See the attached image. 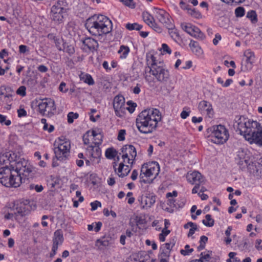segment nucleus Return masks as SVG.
<instances>
[{
    "instance_id": "69168bd1",
    "label": "nucleus",
    "mask_w": 262,
    "mask_h": 262,
    "mask_svg": "<svg viewBox=\"0 0 262 262\" xmlns=\"http://www.w3.org/2000/svg\"><path fill=\"white\" fill-rule=\"evenodd\" d=\"M160 221L159 220H154L151 224L152 227H155L157 231H160L161 230V226L159 225Z\"/></svg>"
},
{
    "instance_id": "4be33fe9",
    "label": "nucleus",
    "mask_w": 262,
    "mask_h": 262,
    "mask_svg": "<svg viewBox=\"0 0 262 262\" xmlns=\"http://www.w3.org/2000/svg\"><path fill=\"white\" fill-rule=\"evenodd\" d=\"M176 242L174 239L170 240L169 242H167L162 245L160 247V252L162 254L167 253L168 255H169L170 251L175 245Z\"/></svg>"
},
{
    "instance_id": "c85d7f7f",
    "label": "nucleus",
    "mask_w": 262,
    "mask_h": 262,
    "mask_svg": "<svg viewBox=\"0 0 262 262\" xmlns=\"http://www.w3.org/2000/svg\"><path fill=\"white\" fill-rule=\"evenodd\" d=\"M79 78L81 81L89 84V85H92L95 83L92 76L89 74H84L82 73L79 75Z\"/></svg>"
},
{
    "instance_id": "473e14b6",
    "label": "nucleus",
    "mask_w": 262,
    "mask_h": 262,
    "mask_svg": "<svg viewBox=\"0 0 262 262\" xmlns=\"http://www.w3.org/2000/svg\"><path fill=\"white\" fill-rule=\"evenodd\" d=\"M203 224L206 227H211L214 225V221L210 214H206L205 219L202 221Z\"/></svg>"
},
{
    "instance_id": "ea45409f",
    "label": "nucleus",
    "mask_w": 262,
    "mask_h": 262,
    "mask_svg": "<svg viewBox=\"0 0 262 262\" xmlns=\"http://www.w3.org/2000/svg\"><path fill=\"white\" fill-rule=\"evenodd\" d=\"M40 122L42 124H43V129L44 130H47L49 133L53 132L55 127L53 125H49L47 123V120L45 118H42L40 120Z\"/></svg>"
},
{
    "instance_id": "1a4fd4ad",
    "label": "nucleus",
    "mask_w": 262,
    "mask_h": 262,
    "mask_svg": "<svg viewBox=\"0 0 262 262\" xmlns=\"http://www.w3.org/2000/svg\"><path fill=\"white\" fill-rule=\"evenodd\" d=\"M38 112L42 116L52 117L56 112L55 101L51 98L42 99L38 104Z\"/></svg>"
},
{
    "instance_id": "412c9836",
    "label": "nucleus",
    "mask_w": 262,
    "mask_h": 262,
    "mask_svg": "<svg viewBox=\"0 0 262 262\" xmlns=\"http://www.w3.org/2000/svg\"><path fill=\"white\" fill-rule=\"evenodd\" d=\"M192 52L196 56H201L203 54V51L198 42L191 40L189 44Z\"/></svg>"
},
{
    "instance_id": "c03bdc74",
    "label": "nucleus",
    "mask_w": 262,
    "mask_h": 262,
    "mask_svg": "<svg viewBox=\"0 0 262 262\" xmlns=\"http://www.w3.org/2000/svg\"><path fill=\"white\" fill-rule=\"evenodd\" d=\"M181 27L184 31L190 34L192 31V29H193L194 25H192L190 23H183L181 24Z\"/></svg>"
},
{
    "instance_id": "13d9d810",
    "label": "nucleus",
    "mask_w": 262,
    "mask_h": 262,
    "mask_svg": "<svg viewBox=\"0 0 262 262\" xmlns=\"http://www.w3.org/2000/svg\"><path fill=\"white\" fill-rule=\"evenodd\" d=\"M152 24L150 25L151 28H152L156 32L160 33L162 32L163 29L162 27H161L159 25L155 23V21L152 22Z\"/></svg>"
},
{
    "instance_id": "393cba45",
    "label": "nucleus",
    "mask_w": 262,
    "mask_h": 262,
    "mask_svg": "<svg viewBox=\"0 0 262 262\" xmlns=\"http://www.w3.org/2000/svg\"><path fill=\"white\" fill-rule=\"evenodd\" d=\"M168 29L169 34L171 37L177 42L181 41V37L179 33L178 30L175 28L174 24L171 28H166Z\"/></svg>"
},
{
    "instance_id": "9d476101",
    "label": "nucleus",
    "mask_w": 262,
    "mask_h": 262,
    "mask_svg": "<svg viewBox=\"0 0 262 262\" xmlns=\"http://www.w3.org/2000/svg\"><path fill=\"white\" fill-rule=\"evenodd\" d=\"M154 12L157 19L166 28L173 27V20L164 9L155 8Z\"/></svg>"
},
{
    "instance_id": "0eeeda50",
    "label": "nucleus",
    "mask_w": 262,
    "mask_h": 262,
    "mask_svg": "<svg viewBox=\"0 0 262 262\" xmlns=\"http://www.w3.org/2000/svg\"><path fill=\"white\" fill-rule=\"evenodd\" d=\"M54 152L57 160L63 161L70 156L71 148V141L61 136L55 139L54 143Z\"/></svg>"
},
{
    "instance_id": "5fc2aeb1",
    "label": "nucleus",
    "mask_w": 262,
    "mask_h": 262,
    "mask_svg": "<svg viewBox=\"0 0 262 262\" xmlns=\"http://www.w3.org/2000/svg\"><path fill=\"white\" fill-rule=\"evenodd\" d=\"M16 93L21 97L25 96L26 95V88L24 85L19 86L16 90Z\"/></svg>"
},
{
    "instance_id": "f257e3e1",
    "label": "nucleus",
    "mask_w": 262,
    "mask_h": 262,
    "mask_svg": "<svg viewBox=\"0 0 262 262\" xmlns=\"http://www.w3.org/2000/svg\"><path fill=\"white\" fill-rule=\"evenodd\" d=\"M162 120V115L157 108L142 111L136 119V125L140 133L149 134L157 129L158 123Z\"/></svg>"
},
{
    "instance_id": "49530a36",
    "label": "nucleus",
    "mask_w": 262,
    "mask_h": 262,
    "mask_svg": "<svg viewBox=\"0 0 262 262\" xmlns=\"http://www.w3.org/2000/svg\"><path fill=\"white\" fill-rule=\"evenodd\" d=\"M245 14V10L243 7H238L235 10V15L237 17H242Z\"/></svg>"
},
{
    "instance_id": "e433bc0d",
    "label": "nucleus",
    "mask_w": 262,
    "mask_h": 262,
    "mask_svg": "<svg viewBox=\"0 0 262 262\" xmlns=\"http://www.w3.org/2000/svg\"><path fill=\"white\" fill-rule=\"evenodd\" d=\"M246 17L249 19L253 24H255L258 21L257 14L254 10L248 11L247 13Z\"/></svg>"
},
{
    "instance_id": "0e129e2a",
    "label": "nucleus",
    "mask_w": 262,
    "mask_h": 262,
    "mask_svg": "<svg viewBox=\"0 0 262 262\" xmlns=\"http://www.w3.org/2000/svg\"><path fill=\"white\" fill-rule=\"evenodd\" d=\"M27 115V112L24 108H20L17 110V116L19 118L24 117Z\"/></svg>"
},
{
    "instance_id": "338daca9",
    "label": "nucleus",
    "mask_w": 262,
    "mask_h": 262,
    "mask_svg": "<svg viewBox=\"0 0 262 262\" xmlns=\"http://www.w3.org/2000/svg\"><path fill=\"white\" fill-rule=\"evenodd\" d=\"M59 245H58V244H55V243H53L52 251H51V252L50 253L51 257L54 256L56 254V252L58 250V247Z\"/></svg>"
},
{
    "instance_id": "680f3d73",
    "label": "nucleus",
    "mask_w": 262,
    "mask_h": 262,
    "mask_svg": "<svg viewBox=\"0 0 262 262\" xmlns=\"http://www.w3.org/2000/svg\"><path fill=\"white\" fill-rule=\"evenodd\" d=\"M114 111L117 116L122 117L124 115L125 107H122L119 109H114Z\"/></svg>"
},
{
    "instance_id": "a18cd8bd",
    "label": "nucleus",
    "mask_w": 262,
    "mask_h": 262,
    "mask_svg": "<svg viewBox=\"0 0 262 262\" xmlns=\"http://www.w3.org/2000/svg\"><path fill=\"white\" fill-rule=\"evenodd\" d=\"M64 52L67 53L69 55H72L75 53L74 47L72 45H64L63 50Z\"/></svg>"
},
{
    "instance_id": "79ce46f5",
    "label": "nucleus",
    "mask_w": 262,
    "mask_h": 262,
    "mask_svg": "<svg viewBox=\"0 0 262 262\" xmlns=\"http://www.w3.org/2000/svg\"><path fill=\"white\" fill-rule=\"evenodd\" d=\"M207 241L208 237L207 236L205 235L201 236L199 241L200 245L197 248L198 250L201 251L203 250L205 247V245Z\"/></svg>"
},
{
    "instance_id": "58836bf2",
    "label": "nucleus",
    "mask_w": 262,
    "mask_h": 262,
    "mask_svg": "<svg viewBox=\"0 0 262 262\" xmlns=\"http://www.w3.org/2000/svg\"><path fill=\"white\" fill-rule=\"evenodd\" d=\"M117 151L113 148H108L106 149L105 152V157L109 159H113L117 155Z\"/></svg>"
},
{
    "instance_id": "2f4dec72",
    "label": "nucleus",
    "mask_w": 262,
    "mask_h": 262,
    "mask_svg": "<svg viewBox=\"0 0 262 262\" xmlns=\"http://www.w3.org/2000/svg\"><path fill=\"white\" fill-rule=\"evenodd\" d=\"M125 28L129 31L137 30L140 31L143 28V26L137 23H128L125 25Z\"/></svg>"
},
{
    "instance_id": "774afa93",
    "label": "nucleus",
    "mask_w": 262,
    "mask_h": 262,
    "mask_svg": "<svg viewBox=\"0 0 262 262\" xmlns=\"http://www.w3.org/2000/svg\"><path fill=\"white\" fill-rule=\"evenodd\" d=\"M59 90L64 93L68 91V89L66 87V83L64 82H61L59 86Z\"/></svg>"
},
{
    "instance_id": "c9c22d12",
    "label": "nucleus",
    "mask_w": 262,
    "mask_h": 262,
    "mask_svg": "<svg viewBox=\"0 0 262 262\" xmlns=\"http://www.w3.org/2000/svg\"><path fill=\"white\" fill-rule=\"evenodd\" d=\"M186 9L187 10L189 14L195 18H199L202 16L201 13L199 11L195 10L194 8H189V6H187Z\"/></svg>"
},
{
    "instance_id": "09e8293b",
    "label": "nucleus",
    "mask_w": 262,
    "mask_h": 262,
    "mask_svg": "<svg viewBox=\"0 0 262 262\" xmlns=\"http://www.w3.org/2000/svg\"><path fill=\"white\" fill-rule=\"evenodd\" d=\"M169 255L167 253L162 254L160 253L158 255V262H169Z\"/></svg>"
},
{
    "instance_id": "dca6fc26",
    "label": "nucleus",
    "mask_w": 262,
    "mask_h": 262,
    "mask_svg": "<svg viewBox=\"0 0 262 262\" xmlns=\"http://www.w3.org/2000/svg\"><path fill=\"white\" fill-rule=\"evenodd\" d=\"M4 179L7 180V181L9 180L11 181V186L9 187L17 188L19 187L22 183V178L20 174L18 173V171L14 169L11 171V174L6 176Z\"/></svg>"
},
{
    "instance_id": "423d86ee",
    "label": "nucleus",
    "mask_w": 262,
    "mask_h": 262,
    "mask_svg": "<svg viewBox=\"0 0 262 262\" xmlns=\"http://www.w3.org/2000/svg\"><path fill=\"white\" fill-rule=\"evenodd\" d=\"M144 76L149 83L154 82V78L160 82L166 83L170 77L169 71L161 65L155 66L150 69L145 68Z\"/></svg>"
},
{
    "instance_id": "f8f14e48",
    "label": "nucleus",
    "mask_w": 262,
    "mask_h": 262,
    "mask_svg": "<svg viewBox=\"0 0 262 262\" xmlns=\"http://www.w3.org/2000/svg\"><path fill=\"white\" fill-rule=\"evenodd\" d=\"M80 40L82 43L81 49L83 52L89 53L97 51L99 46L97 40L91 37H87L82 38Z\"/></svg>"
},
{
    "instance_id": "c756f323",
    "label": "nucleus",
    "mask_w": 262,
    "mask_h": 262,
    "mask_svg": "<svg viewBox=\"0 0 262 262\" xmlns=\"http://www.w3.org/2000/svg\"><path fill=\"white\" fill-rule=\"evenodd\" d=\"M185 229H189V232L188 233V237L192 236L195 233V231L198 230V226L195 223L191 222H188L184 226Z\"/></svg>"
},
{
    "instance_id": "de8ad7c7",
    "label": "nucleus",
    "mask_w": 262,
    "mask_h": 262,
    "mask_svg": "<svg viewBox=\"0 0 262 262\" xmlns=\"http://www.w3.org/2000/svg\"><path fill=\"white\" fill-rule=\"evenodd\" d=\"M254 143L259 146H262V129L258 133V134L255 137L253 141H252V143Z\"/></svg>"
},
{
    "instance_id": "4d7b16f0",
    "label": "nucleus",
    "mask_w": 262,
    "mask_h": 262,
    "mask_svg": "<svg viewBox=\"0 0 262 262\" xmlns=\"http://www.w3.org/2000/svg\"><path fill=\"white\" fill-rule=\"evenodd\" d=\"M126 130L125 129H120L119 131L117 139L120 141H124L125 139Z\"/></svg>"
},
{
    "instance_id": "6ab92c4d",
    "label": "nucleus",
    "mask_w": 262,
    "mask_h": 262,
    "mask_svg": "<svg viewBox=\"0 0 262 262\" xmlns=\"http://www.w3.org/2000/svg\"><path fill=\"white\" fill-rule=\"evenodd\" d=\"M244 56L246 57V66L245 70L250 71L253 66L255 61V56L254 53L250 50H247L244 52Z\"/></svg>"
},
{
    "instance_id": "a211bd4d",
    "label": "nucleus",
    "mask_w": 262,
    "mask_h": 262,
    "mask_svg": "<svg viewBox=\"0 0 262 262\" xmlns=\"http://www.w3.org/2000/svg\"><path fill=\"white\" fill-rule=\"evenodd\" d=\"M14 169L13 167H10L8 166L2 167L0 168V183L5 187L11 186V181H8L4 178L6 176L11 174V171Z\"/></svg>"
},
{
    "instance_id": "39448f33",
    "label": "nucleus",
    "mask_w": 262,
    "mask_h": 262,
    "mask_svg": "<svg viewBox=\"0 0 262 262\" xmlns=\"http://www.w3.org/2000/svg\"><path fill=\"white\" fill-rule=\"evenodd\" d=\"M160 171L159 163L156 161L144 163L141 168L139 182L141 183L151 184L158 176Z\"/></svg>"
},
{
    "instance_id": "bf43d9fd",
    "label": "nucleus",
    "mask_w": 262,
    "mask_h": 262,
    "mask_svg": "<svg viewBox=\"0 0 262 262\" xmlns=\"http://www.w3.org/2000/svg\"><path fill=\"white\" fill-rule=\"evenodd\" d=\"M91 206V210L95 211L97 209L98 207H101V203L98 201H95L90 203Z\"/></svg>"
},
{
    "instance_id": "f704fd0d",
    "label": "nucleus",
    "mask_w": 262,
    "mask_h": 262,
    "mask_svg": "<svg viewBox=\"0 0 262 262\" xmlns=\"http://www.w3.org/2000/svg\"><path fill=\"white\" fill-rule=\"evenodd\" d=\"M134 220L136 225L139 227L140 226H143L146 224V219L142 215H136Z\"/></svg>"
},
{
    "instance_id": "6e6d98bb",
    "label": "nucleus",
    "mask_w": 262,
    "mask_h": 262,
    "mask_svg": "<svg viewBox=\"0 0 262 262\" xmlns=\"http://www.w3.org/2000/svg\"><path fill=\"white\" fill-rule=\"evenodd\" d=\"M161 49L163 54H168L169 55L171 54L172 51L166 43H162Z\"/></svg>"
},
{
    "instance_id": "72a5a7b5",
    "label": "nucleus",
    "mask_w": 262,
    "mask_h": 262,
    "mask_svg": "<svg viewBox=\"0 0 262 262\" xmlns=\"http://www.w3.org/2000/svg\"><path fill=\"white\" fill-rule=\"evenodd\" d=\"M189 35L195 38H202L204 37V34L201 31L200 29L198 27L195 26L193 27L192 31Z\"/></svg>"
},
{
    "instance_id": "7ed1b4c3",
    "label": "nucleus",
    "mask_w": 262,
    "mask_h": 262,
    "mask_svg": "<svg viewBox=\"0 0 262 262\" xmlns=\"http://www.w3.org/2000/svg\"><path fill=\"white\" fill-rule=\"evenodd\" d=\"M85 27L94 36H102L110 33L113 27L112 21L103 15H94L86 20Z\"/></svg>"
},
{
    "instance_id": "b1692460",
    "label": "nucleus",
    "mask_w": 262,
    "mask_h": 262,
    "mask_svg": "<svg viewBox=\"0 0 262 262\" xmlns=\"http://www.w3.org/2000/svg\"><path fill=\"white\" fill-rule=\"evenodd\" d=\"M114 109L125 107V100L123 96H117L115 97L113 102Z\"/></svg>"
},
{
    "instance_id": "a878e982",
    "label": "nucleus",
    "mask_w": 262,
    "mask_h": 262,
    "mask_svg": "<svg viewBox=\"0 0 262 262\" xmlns=\"http://www.w3.org/2000/svg\"><path fill=\"white\" fill-rule=\"evenodd\" d=\"M63 242V233L61 230H57L54 233L53 243L58 245H61Z\"/></svg>"
},
{
    "instance_id": "052dcab7",
    "label": "nucleus",
    "mask_w": 262,
    "mask_h": 262,
    "mask_svg": "<svg viewBox=\"0 0 262 262\" xmlns=\"http://www.w3.org/2000/svg\"><path fill=\"white\" fill-rule=\"evenodd\" d=\"M120 2H122L124 5L128 6L130 8H133L135 7V4L133 0H119Z\"/></svg>"
},
{
    "instance_id": "2eb2a0df",
    "label": "nucleus",
    "mask_w": 262,
    "mask_h": 262,
    "mask_svg": "<svg viewBox=\"0 0 262 262\" xmlns=\"http://www.w3.org/2000/svg\"><path fill=\"white\" fill-rule=\"evenodd\" d=\"M61 3L62 1H58L51 9L52 19L55 21L59 22L62 20L63 8L61 6Z\"/></svg>"
},
{
    "instance_id": "f03ea898",
    "label": "nucleus",
    "mask_w": 262,
    "mask_h": 262,
    "mask_svg": "<svg viewBox=\"0 0 262 262\" xmlns=\"http://www.w3.org/2000/svg\"><path fill=\"white\" fill-rule=\"evenodd\" d=\"M136 156L137 151L133 145L126 144L123 146L119 156L113 164L115 171L119 177L123 178L128 174Z\"/></svg>"
},
{
    "instance_id": "20e7f679",
    "label": "nucleus",
    "mask_w": 262,
    "mask_h": 262,
    "mask_svg": "<svg viewBox=\"0 0 262 262\" xmlns=\"http://www.w3.org/2000/svg\"><path fill=\"white\" fill-rule=\"evenodd\" d=\"M236 127L240 134L251 144L255 137L262 129V123L241 117L237 121Z\"/></svg>"
},
{
    "instance_id": "aec40b11",
    "label": "nucleus",
    "mask_w": 262,
    "mask_h": 262,
    "mask_svg": "<svg viewBox=\"0 0 262 262\" xmlns=\"http://www.w3.org/2000/svg\"><path fill=\"white\" fill-rule=\"evenodd\" d=\"M202 176L198 171H194L191 173H188L187 180L191 184H200L202 182Z\"/></svg>"
},
{
    "instance_id": "ddd939ff",
    "label": "nucleus",
    "mask_w": 262,
    "mask_h": 262,
    "mask_svg": "<svg viewBox=\"0 0 262 262\" xmlns=\"http://www.w3.org/2000/svg\"><path fill=\"white\" fill-rule=\"evenodd\" d=\"M102 141V139H98V141L93 142L94 145L92 144L86 148L87 154L92 158H99L101 155V150L99 145L101 144Z\"/></svg>"
},
{
    "instance_id": "37998d69",
    "label": "nucleus",
    "mask_w": 262,
    "mask_h": 262,
    "mask_svg": "<svg viewBox=\"0 0 262 262\" xmlns=\"http://www.w3.org/2000/svg\"><path fill=\"white\" fill-rule=\"evenodd\" d=\"M170 233V231L168 229H163L161 233L159 234V240L160 242H163L165 241L166 237Z\"/></svg>"
},
{
    "instance_id": "bb28decb",
    "label": "nucleus",
    "mask_w": 262,
    "mask_h": 262,
    "mask_svg": "<svg viewBox=\"0 0 262 262\" xmlns=\"http://www.w3.org/2000/svg\"><path fill=\"white\" fill-rule=\"evenodd\" d=\"M60 180L58 177L51 176L48 181V186L50 189H56L60 187Z\"/></svg>"
},
{
    "instance_id": "4468645a",
    "label": "nucleus",
    "mask_w": 262,
    "mask_h": 262,
    "mask_svg": "<svg viewBox=\"0 0 262 262\" xmlns=\"http://www.w3.org/2000/svg\"><path fill=\"white\" fill-rule=\"evenodd\" d=\"M198 110L202 115L212 118L214 111L211 103L206 100L201 101L198 104Z\"/></svg>"
},
{
    "instance_id": "9b49d317",
    "label": "nucleus",
    "mask_w": 262,
    "mask_h": 262,
    "mask_svg": "<svg viewBox=\"0 0 262 262\" xmlns=\"http://www.w3.org/2000/svg\"><path fill=\"white\" fill-rule=\"evenodd\" d=\"M156 196L153 193L145 192L138 198L141 209L148 210L152 207L156 202Z\"/></svg>"
},
{
    "instance_id": "a19ab883",
    "label": "nucleus",
    "mask_w": 262,
    "mask_h": 262,
    "mask_svg": "<svg viewBox=\"0 0 262 262\" xmlns=\"http://www.w3.org/2000/svg\"><path fill=\"white\" fill-rule=\"evenodd\" d=\"M155 259L151 258L148 254L140 255L139 257L138 262H156Z\"/></svg>"
},
{
    "instance_id": "7c9ffc66",
    "label": "nucleus",
    "mask_w": 262,
    "mask_h": 262,
    "mask_svg": "<svg viewBox=\"0 0 262 262\" xmlns=\"http://www.w3.org/2000/svg\"><path fill=\"white\" fill-rule=\"evenodd\" d=\"M52 37L57 49L59 51H62L66 43H63V40L62 39H60L55 36H53L52 34H49L48 35V37L50 39H52Z\"/></svg>"
},
{
    "instance_id": "5701e85b",
    "label": "nucleus",
    "mask_w": 262,
    "mask_h": 262,
    "mask_svg": "<svg viewBox=\"0 0 262 262\" xmlns=\"http://www.w3.org/2000/svg\"><path fill=\"white\" fill-rule=\"evenodd\" d=\"M146 57L147 67L145 68L150 69L152 67H155V66L159 65L157 63L156 57L152 53H147Z\"/></svg>"
},
{
    "instance_id": "603ef678",
    "label": "nucleus",
    "mask_w": 262,
    "mask_h": 262,
    "mask_svg": "<svg viewBox=\"0 0 262 262\" xmlns=\"http://www.w3.org/2000/svg\"><path fill=\"white\" fill-rule=\"evenodd\" d=\"M0 123L9 126L11 124V121L9 119H7L6 116L0 114Z\"/></svg>"
},
{
    "instance_id": "6e6552de",
    "label": "nucleus",
    "mask_w": 262,
    "mask_h": 262,
    "mask_svg": "<svg viewBox=\"0 0 262 262\" xmlns=\"http://www.w3.org/2000/svg\"><path fill=\"white\" fill-rule=\"evenodd\" d=\"M209 129L211 132L210 137L211 142L220 145L224 144L228 140L229 132L224 125H213Z\"/></svg>"
},
{
    "instance_id": "cd10ccee",
    "label": "nucleus",
    "mask_w": 262,
    "mask_h": 262,
    "mask_svg": "<svg viewBox=\"0 0 262 262\" xmlns=\"http://www.w3.org/2000/svg\"><path fill=\"white\" fill-rule=\"evenodd\" d=\"M129 52V48L125 45L120 46L119 49L118 51V53L120 55V58L121 59H126Z\"/></svg>"
},
{
    "instance_id": "3c124183",
    "label": "nucleus",
    "mask_w": 262,
    "mask_h": 262,
    "mask_svg": "<svg viewBox=\"0 0 262 262\" xmlns=\"http://www.w3.org/2000/svg\"><path fill=\"white\" fill-rule=\"evenodd\" d=\"M193 251V249L192 248H190L189 245H186L185 246L184 249L181 250L180 253L181 254L186 256L189 255Z\"/></svg>"
},
{
    "instance_id": "e2e57ef3",
    "label": "nucleus",
    "mask_w": 262,
    "mask_h": 262,
    "mask_svg": "<svg viewBox=\"0 0 262 262\" xmlns=\"http://www.w3.org/2000/svg\"><path fill=\"white\" fill-rule=\"evenodd\" d=\"M141 84L137 83L136 86L132 88V91L135 94H139L141 92Z\"/></svg>"
},
{
    "instance_id": "864d4df0",
    "label": "nucleus",
    "mask_w": 262,
    "mask_h": 262,
    "mask_svg": "<svg viewBox=\"0 0 262 262\" xmlns=\"http://www.w3.org/2000/svg\"><path fill=\"white\" fill-rule=\"evenodd\" d=\"M127 104L128 106L126 108V109L130 113H133L137 107V104L132 102V101H128L127 102Z\"/></svg>"
},
{
    "instance_id": "f3484780",
    "label": "nucleus",
    "mask_w": 262,
    "mask_h": 262,
    "mask_svg": "<svg viewBox=\"0 0 262 262\" xmlns=\"http://www.w3.org/2000/svg\"><path fill=\"white\" fill-rule=\"evenodd\" d=\"M98 139H102V136L101 134H98L95 130H89L86 132L83 136V141L85 145H88L89 146L92 144L94 141H98Z\"/></svg>"
},
{
    "instance_id": "4c0bfd02",
    "label": "nucleus",
    "mask_w": 262,
    "mask_h": 262,
    "mask_svg": "<svg viewBox=\"0 0 262 262\" xmlns=\"http://www.w3.org/2000/svg\"><path fill=\"white\" fill-rule=\"evenodd\" d=\"M143 19L145 23L148 26L152 24V22L155 21L153 16L147 12L143 13Z\"/></svg>"
},
{
    "instance_id": "8fccbe9b",
    "label": "nucleus",
    "mask_w": 262,
    "mask_h": 262,
    "mask_svg": "<svg viewBox=\"0 0 262 262\" xmlns=\"http://www.w3.org/2000/svg\"><path fill=\"white\" fill-rule=\"evenodd\" d=\"M79 115L77 113L70 112L68 114V122L69 123H72L74 119H77Z\"/></svg>"
}]
</instances>
